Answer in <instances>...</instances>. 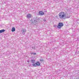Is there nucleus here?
<instances>
[{
	"label": "nucleus",
	"instance_id": "1",
	"mask_svg": "<svg viewBox=\"0 0 79 79\" xmlns=\"http://www.w3.org/2000/svg\"><path fill=\"white\" fill-rule=\"evenodd\" d=\"M59 17L61 19H66V13L64 12H61L59 13Z\"/></svg>",
	"mask_w": 79,
	"mask_h": 79
},
{
	"label": "nucleus",
	"instance_id": "2",
	"mask_svg": "<svg viewBox=\"0 0 79 79\" xmlns=\"http://www.w3.org/2000/svg\"><path fill=\"white\" fill-rule=\"evenodd\" d=\"M31 21L33 23H38L39 22V19H37V18L35 17L31 19Z\"/></svg>",
	"mask_w": 79,
	"mask_h": 79
},
{
	"label": "nucleus",
	"instance_id": "3",
	"mask_svg": "<svg viewBox=\"0 0 79 79\" xmlns=\"http://www.w3.org/2000/svg\"><path fill=\"white\" fill-rule=\"evenodd\" d=\"M32 65L34 67H36L37 66H39L40 65V63L39 62H37L35 63H33Z\"/></svg>",
	"mask_w": 79,
	"mask_h": 79
},
{
	"label": "nucleus",
	"instance_id": "4",
	"mask_svg": "<svg viewBox=\"0 0 79 79\" xmlns=\"http://www.w3.org/2000/svg\"><path fill=\"white\" fill-rule=\"evenodd\" d=\"M62 26H63V23H62L60 22L59 23L58 25L57 26V28L59 29H61Z\"/></svg>",
	"mask_w": 79,
	"mask_h": 79
},
{
	"label": "nucleus",
	"instance_id": "5",
	"mask_svg": "<svg viewBox=\"0 0 79 79\" xmlns=\"http://www.w3.org/2000/svg\"><path fill=\"white\" fill-rule=\"evenodd\" d=\"M32 16H31V15L29 14H28L27 15V18L28 19H29V18H31Z\"/></svg>",
	"mask_w": 79,
	"mask_h": 79
},
{
	"label": "nucleus",
	"instance_id": "6",
	"mask_svg": "<svg viewBox=\"0 0 79 79\" xmlns=\"http://www.w3.org/2000/svg\"><path fill=\"white\" fill-rule=\"evenodd\" d=\"M26 31L25 29H22L21 31L23 34H25Z\"/></svg>",
	"mask_w": 79,
	"mask_h": 79
},
{
	"label": "nucleus",
	"instance_id": "7",
	"mask_svg": "<svg viewBox=\"0 0 79 79\" xmlns=\"http://www.w3.org/2000/svg\"><path fill=\"white\" fill-rule=\"evenodd\" d=\"M39 14L41 15H44V13L42 11H40L39 12Z\"/></svg>",
	"mask_w": 79,
	"mask_h": 79
},
{
	"label": "nucleus",
	"instance_id": "8",
	"mask_svg": "<svg viewBox=\"0 0 79 79\" xmlns=\"http://www.w3.org/2000/svg\"><path fill=\"white\" fill-rule=\"evenodd\" d=\"M11 31L12 32H15V27H13L12 28Z\"/></svg>",
	"mask_w": 79,
	"mask_h": 79
},
{
	"label": "nucleus",
	"instance_id": "9",
	"mask_svg": "<svg viewBox=\"0 0 79 79\" xmlns=\"http://www.w3.org/2000/svg\"><path fill=\"white\" fill-rule=\"evenodd\" d=\"M5 31V30L4 29H2L0 30V33H2V32H4Z\"/></svg>",
	"mask_w": 79,
	"mask_h": 79
},
{
	"label": "nucleus",
	"instance_id": "10",
	"mask_svg": "<svg viewBox=\"0 0 79 79\" xmlns=\"http://www.w3.org/2000/svg\"><path fill=\"white\" fill-rule=\"evenodd\" d=\"M31 62L33 63H35V60H31Z\"/></svg>",
	"mask_w": 79,
	"mask_h": 79
},
{
	"label": "nucleus",
	"instance_id": "11",
	"mask_svg": "<svg viewBox=\"0 0 79 79\" xmlns=\"http://www.w3.org/2000/svg\"><path fill=\"white\" fill-rule=\"evenodd\" d=\"M70 18V16L69 15L66 16V18Z\"/></svg>",
	"mask_w": 79,
	"mask_h": 79
},
{
	"label": "nucleus",
	"instance_id": "12",
	"mask_svg": "<svg viewBox=\"0 0 79 79\" xmlns=\"http://www.w3.org/2000/svg\"><path fill=\"white\" fill-rule=\"evenodd\" d=\"M31 54H32L33 55H36V53L35 52V53H31Z\"/></svg>",
	"mask_w": 79,
	"mask_h": 79
},
{
	"label": "nucleus",
	"instance_id": "13",
	"mask_svg": "<svg viewBox=\"0 0 79 79\" xmlns=\"http://www.w3.org/2000/svg\"><path fill=\"white\" fill-rule=\"evenodd\" d=\"M40 61H41V62L44 61V60H40Z\"/></svg>",
	"mask_w": 79,
	"mask_h": 79
},
{
	"label": "nucleus",
	"instance_id": "14",
	"mask_svg": "<svg viewBox=\"0 0 79 79\" xmlns=\"http://www.w3.org/2000/svg\"><path fill=\"white\" fill-rule=\"evenodd\" d=\"M32 48L33 49H35V47H32Z\"/></svg>",
	"mask_w": 79,
	"mask_h": 79
}]
</instances>
